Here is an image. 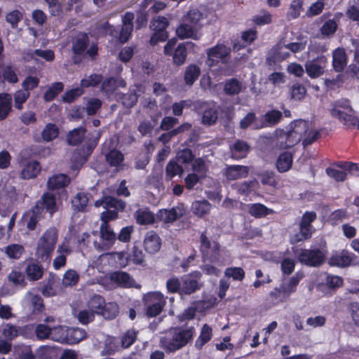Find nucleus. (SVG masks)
Segmentation results:
<instances>
[{"instance_id":"obj_1","label":"nucleus","mask_w":359,"mask_h":359,"mask_svg":"<svg viewBox=\"0 0 359 359\" xmlns=\"http://www.w3.org/2000/svg\"><path fill=\"white\" fill-rule=\"evenodd\" d=\"M102 222L99 231L93 232L95 236L93 246L98 252L109 250L116 243V233L108 224V222L117 218L116 210L104 211L100 216Z\"/></svg>"},{"instance_id":"obj_2","label":"nucleus","mask_w":359,"mask_h":359,"mask_svg":"<svg viewBox=\"0 0 359 359\" xmlns=\"http://www.w3.org/2000/svg\"><path fill=\"white\" fill-rule=\"evenodd\" d=\"M195 332L192 325L172 327L161 337L160 345L166 352H176L192 341Z\"/></svg>"},{"instance_id":"obj_3","label":"nucleus","mask_w":359,"mask_h":359,"mask_svg":"<svg viewBox=\"0 0 359 359\" xmlns=\"http://www.w3.org/2000/svg\"><path fill=\"white\" fill-rule=\"evenodd\" d=\"M203 14L197 9L191 10L184 16L180 25L176 29V34L181 39H193L197 40L200 37V23Z\"/></svg>"},{"instance_id":"obj_4","label":"nucleus","mask_w":359,"mask_h":359,"mask_svg":"<svg viewBox=\"0 0 359 359\" xmlns=\"http://www.w3.org/2000/svg\"><path fill=\"white\" fill-rule=\"evenodd\" d=\"M89 38L86 34L80 33L72 41V50L74 53V63L77 64L87 56L94 59L97 54V47L92 44L88 48Z\"/></svg>"},{"instance_id":"obj_5","label":"nucleus","mask_w":359,"mask_h":359,"mask_svg":"<svg viewBox=\"0 0 359 359\" xmlns=\"http://www.w3.org/2000/svg\"><path fill=\"white\" fill-rule=\"evenodd\" d=\"M58 231L55 227L48 229L39 238L36 251V256L43 261L48 259L57 242Z\"/></svg>"},{"instance_id":"obj_6","label":"nucleus","mask_w":359,"mask_h":359,"mask_svg":"<svg viewBox=\"0 0 359 359\" xmlns=\"http://www.w3.org/2000/svg\"><path fill=\"white\" fill-rule=\"evenodd\" d=\"M352 111L350 102L346 99L336 101L330 109V114L333 117L339 119L348 127L355 126L359 130V118L348 114Z\"/></svg>"},{"instance_id":"obj_7","label":"nucleus","mask_w":359,"mask_h":359,"mask_svg":"<svg viewBox=\"0 0 359 359\" xmlns=\"http://www.w3.org/2000/svg\"><path fill=\"white\" fill-rule=\"evenodd\" d=\"M200 250L203 257L210 262H219L220 245L216 241L211 242L207 236L206 231H203L200 236Z\"/></svg>"},{"instance_id":"obj_8","label":"nucleus","mask_w":359,"mask_h":359,"mask_svg":"<svg viewBox=\"0 0 359 359\" xmlns=\"http://www.w3.org/2000/svg\"><path fill=\"white\" fill-rule=\"evenodd\" d=\"M201 114V122L206 126H212L218 118L219 106L212 101H198L196 105Z\"/></svg>"},{"instance_id":"obj_9","label":"nucleus","mask_w":359,"mask_h":359,"mask_svg":"<svg viewBox=\"0 0 359 359\" xmlns=\"http://www.w3.org/2000/svg\"><path fill=\"white\" fill-rule=\"evenodd\" d=\"M325 254L320 249H302L298 254L300 263L309 266L318 267L325 261Z\"/></svg>"},{"instance_id":"obj_10","label":"nucleus","mask_w":359,"mask_h":359,"mask_svg":"<svg viewBox=\"0 0 359 359\" xmlns=\"http://www.w3.org/2000/svg\"><path fill=\"white\" fill-rule=\"evenodd\" d=\"M147 305L146 314L149 317H156L161 313L165 304L163 295L158 292L149 293L144 297Z\"/></svg>"},{"instance_id":"obj_11","label":"nucleus","mask_w":359,"mask_h":359,"mask_svg":"<svg viewBox=\"0 0 359 359\" xmlns=\"http://www.w3.org/2000/svg\"><path fill=\"white\" fill-rule=\"evenodd\" d=\"M201 273L199 271L184 276L182 280L180 295H190L199 290L203 286L201 282Z\"/></svg>"},{"instance_id":"obj_12","label":"nucleus","mask_w":359,"mask_h":359,"mask_svg":"<svg viewBox=\"0 0 359 359\" xmlns=\"http://www.w3.org/2000/svg\"><path fill=\"white\" fill-rule=\"evenodd\" d=\"M327 60L324 55L309 60L306 62L305 70L311 78H317L323 74Z\"/></svg>"},{"instance_id":"obj_13","label":"nucleus","mask_w":359,"mask_h":359,"mask_svg":"<svg viewBox=\"0 0 359 359\" xmlns=\"http://www.w3.org/2000/svg\"><path fill=\"white\" fill-rule=\"evenodd\" d=\"M34 207L36 213L40 211L44 214L46 210L52 216L57 210L55 196L50 192L44 193Z\"/></svg>"},{"instance_id":"obj_14","label":"nucleus","mask_w":359,"mask_h":359,"mask_svg":"<svg viewBox=\"0 0 359 359\" xmlns=\"http://www.w3.org/2000/svg\"><path fill=\"white\" fill-rule=\"evenodd\" d=\"M230 53L231 48L222 43H218L214 47L208 49V65L211 67L216 65L220 60H225Z\"/></svg>"},{"instance_id":"obj_15","label":"nucleus","mask_w":359,"mask_h":359,"mask_svg":"<svg viewBox=\"0 0 359 359\" xmlns=\"http://www.w3.org/2000/svg\"><path fill=\"white\" fill-rule=\"evenodd\" d=\"M100 134L99 132L97 133V137L95 140L88 142L86 143L85 147L76 149L72 155V161L76 164V166H81L88 159V157L90 155L94 148L97 144V140L99 139Z\"/></svg>"},{"instance_id":"obj_16","label":"nucleus","mask_w":359,"mask_h":359,"mask_svg":"<svg viewBox=\"0 0 359 359\" xmlns=\"http://www.w3.org/2000/svg\"><path fill=\"white\" fill-rule=\"evenodd\" d=\"M185 214V209L182 205L173 207L170 209H162L157 213V218L165 222L172 223Z\"/></svg>"},{"instance_id":"obj_17","label":"nucleus","mask_w":359,"mask_h":359,"mask_svg":"<svg viewBox=\"0 0 359 359\" xmlns=\"http://www.w3.org/2000/svg\"><path fill=\"white\" fill-rule=\"evenodd\" d=\"M95 205L96 207L103 206L106 211L109 210H116L117 212L118 211H123L126 208V203L121 200L118 199L115 197L106 196H104L101 200H97L95 203Z\"/></svg>"},{"instance_id":"obj_18","label":"nucleus","mask_w":359,"mask_h":359,"mask_svg":"<svg viewBox=\"0 0 359 359\" xmlns=\"http://www.w3.org/2000/svg\"><path fill=\"white\" fill-rule=\"evenodd\" d=\"M248 166L241 165H228L224 169V175L229 181L245 178L249 174Z\"/></svg>"},{"instance_id":"obj_19","label":"nucleus","mask_w":359,"mask_h":359,"mask_svg":"<svg viewBox=\"0 0 359 359\" xmlns=\"http://www.w3.org/2000/svg\"><path fill=\"white\" fill-rule=\"evenodd\" d=\"M102 154L104 155L106 161L111 165L118 167L121 165L123 161V154L118 150L115 149H110L105 142L102 149Z\"/></svg>"},{"instance_id":"obj_20","label":"nucleus","mask_w":359,"mask_h":359,"mask_svg":"<svg viewBox=\"0 0 359 359\" xmlns=\"http://www.w3.org/2000/svg\"><path fill=\"white\" fill-rule=\"evenodd\" d=\"M134 14L126 13L122 18L123 26L119 35V40L121 43L126 42L131 36L133 30Z\"/></svg>"},{"instance_id":"obj_21","label":"nucleus","mask_w":359,"mask_h":359,"mask_svg":"<svg viewBox=\"0 0 359 359\" xmlns=\"http://www.w3.org/2000/svg\"><path fill=\"white\" fill-rule=\"evenodd\" d=\"M161 245V238L156 232L151 231L146 233L144 240V246L147 252L150 254L157 252L160 250Z\"/></svg>"},{"instance_id":"obj_22","label":"nucleus","mask_w":359,"mask_h":359,"mask_svg":"<svg viewBox=\"0 0 359 359\" xmlns=\"http://www.w3.org/2000/svg\"><path fill=\"white\" fill-rule=\"evenodd\" d=\"M282 118V113L276 109L267 111L260 121V124L255 126V130H259L265 127L273 126L276 125Z\"/></svg>"},{"instance_id":"obj_23","label":"nucleus","mask_w":359,"mask_h":359,"mask_svg":"<svg viewBox=\"0 0 359 359\" xmlns=\"http://www.w3.org/2000/svg\"><path fill=\"white\" fill-rule=\"evenodd\" d=\"M231 157L236 160L245 158L250 149V145L247 142L242 140H237L229 147Z\"/></svg>"},{"instance_id":"obj_24","label":"nucleus","mask_w":359,"mask_h":359,"mask_svg":"<svg viewBox=\"0 0 359 359\" xmlns=\"http://www.w3.org/2000/svg\"><path fill=\"white\" fill-rule=\"evenodd\" d=\"M110 280L122 287H135V280L129 273L124 271H118L111 273L110 274Z\"/></svg>"},{"instance_id":"obj_25","label":"nucleus","mask_w":359,"mask_h":359,"mask_svg":"<svg viewBox=\"0 0 359 359\" xmlns=\"http://www.w3.org/2000/svg\"><path fill=\"white\" fill-rule=\"evenodd\" d=\"M25 301L30 305L34 314L40 313L45 309L43 299L38 294H34L30 291L27 292L25 296Z\"/></svg>"},{"instance_id":"obj_26","label":"nucleus","mask_w":359,"mask_h":359,"mask_svg":"<svg viewBox=\"0 0 359 359\" xmlns=\"http://www.w3.org/2000/svg\"><path fill=\"white\" fill-rule=\"evenodd\" d=\"M70 182V178L65 174H57L50 177L47 182L49 190H58L67 187Z\"/></svg>"},{"instance_id":"obj_27","label":"nucleus","mask_w":359,"mask_h":359,"mask_svg":"<svg viewBox=\"0 0 359 359\" xmlns=\"http://www.w3.org/2000/svg\"><path fill=\"white\" fill-rule=\"evenodd\" d=\"M40 171L41 166L37 161H29L22 167L20 177L23 180L32 179L36 177Z\"/></svg>"},{"instance_id":"obj_28","label":"nucleus","mask_w":359,"mask_h":359,"mask_svg":"<svg viewBox=\"0 0 359 359\" xmlns=\"http://www.w3.org/2000/svg\"><path fill=\"white\" fill-rule=\"evenodd\" d=\"M354 257V255L343 251L339 255L331 257L329 263L332 266L346 267L351 264Z\"/></svg>"},{"instance_id":"obj_29","label":"nucleus","mask_w":359,"mask_h":359,"mask_svg":"<svg viewBox=\"0 0 359 359\" xmlns=\"http://www.w3.org/2000/svg\"><path fill=\"white\" fill-rule=\"evenodd\" d=\"M68 329L69 327L62 325L52 327L50 339L62 344H67L69 341Z\"/></svg>"},{"instance_id":"obj_30","label":"nucleus","mask_w":359,"mask_h":359,"mask_svg":"<svg viewBox=\"0 0 359 359\" xmlns=\"http://www.w3.org/2000/svg\"><path fill=\"white\" fill-rule=\"evenodd\" d=\"M302 273L297 272L290 278L288 282L283 283L280 286L282 287L283 294L285 298H287L291 293L296 290V287L300 280L303 278Z\"/></svg>"},{"instance_id":"obj_31","label":"nucleus","mask_w":359,"mask_h":359,"mask_svg":"<svg viewBox=\"0 0 359 359\" xmlns=\"http://www.w3.org/2000/svg\"><path fill=\"white\" fill-rule=\"evenodd\" d=\"M310 123L305 120L299 119L294 121L290 125V129L298 137L300 140H303L307 134L308 130L310 129Z\"/></svg>"},{"instance_id":"obj_32","label":"nucleus","mask_w":359,"mask_h":359,"mask_svg":"<svg viewBox=\"0 0 359 359\" xmlns=\"http://www.w3.org/2000/svg\"><path fill=\"white\" fill-rule=\"evenodd\" d=\"M25 273L29 280L35 281L42 278L43 269L39 263L30 262L26 266Z\"/></svg>"},{"instance_id":"obj_33","label":"nucleus","mask_w":359,"mask_h":359,"mask_svg":"<svg viewBox=\"0 0 359 359\" xmlns=\"http://www.w3.org/2000/svg\"><path fill=\"white\" fill-rule=\"evenodd\" d=\"M86 129L80 126L69 132L67 136V141L69 145L76 146L81 143L85 139Z\"/></svg>"},{"instance_id":"obj_34","label":"nucleus","mask_w":359,"mask_h":359,"mask_svg":"<svg viewBox=\"0 0 359 359\" xmlns=\"http://www.w3.org/2000/svg\"><path fill=\"white\" fill-rule=\"evenodd\" d=\"M332 57L334 70L338 72L343 71L347 64L345 50L343 48H337L333 52Z\"/></svg>"},{"instance_id":"obj_35","label":"nucleus","mask_w":359,"mask_h":359,"mask_svg":"<svg viewBox=\"0 0 359 359\" xmlns=\"http://www.w3.org/2000/svg\"><path fill=\"white\" fill-rule=\"evenodd\" d=\"M126 81L121 78H109L102 83V90L106 93H112L119 87H125Z\"/></svg>"},{"instance_id":"obj_36","label":"nucleus","mask_w":359,"mask_h":359,"mask_svg":"<svg viewBox=\"0 0 359 359\" xmlns=\"http://www.w3.org/2000/svg\"><path fill=\"white\" fill-rule=\"evenodd\" d=\"M88 196L79 192L72 199V206L74 212H85L88 204Z\"/></svg>"},{"instance_id":"obj_37","label":"nucleus","mask_w":359,"mask_h":359,"mask_svg":"<svg viewBox=\"0 0 359 359\" xmlns=\"http://www.w3.org/2000/svg\"><path fill=\"white\" fill-rule=\"evenodd\" d=\"M134 216L137 223L141 225L151 224L155 219L154 213L147 208L138 209Z\"/></svg>"},{"instance_id":"obj_38","label":"nucleus","mask_w":359,"mask_h":359,"mask_svg":"<svg viewBox=\"0 0 359 359\" xmlns=\"http://www.w3.org/2000/svg\"><path fill=\"white\" fill-rule=\"evenodd\" d=\"M191 44V42H187L177 46L173 53V62L175 65L180 66L185 62L187 55V46H190Z\"/></svg>"},{"instance_id":"obj_39","label":"nucleus","mask_w":359,"mask_h":359,"mask_svg":"<svg viewBox=\"0 0 359 359\" xmlns=\"http://www.w3.org/2000/svg\"><path fill=\"white\" fill-rule=\"evenodd\" d=\"M191 126L189 123H185L180 126L179 127L172 129L171 130H169L167 133H163L158 138V141L162 142L163 144H167L170 141V140L177 135L180 133H182L186 130H189L191 128Z\"/></svg>"},{"instance_id":"obj_40","label":"nucleus","mask_w":359,"mask_h":359,"mask_svg":"<svg viewBox=\"0 0 359 359\" xmlns=\"http://www.w3.org/2000/svg\"><path fill=\"white\" fill-rule=\"evenodd\" d=\"M247 206V211L251 215L256 218H261L266 217L269 213L272 212V210L269 209L264 205L261 203H252L248 204Z\"/></svg>"},{"instance_id":"obj_41","label":"nucleus","mask_w":359,"mask_h":359,"mask_svg":"<svg viewBox=\"0 0 359 359\" xmlns=\"http://www.w3.org/2000/svg\"><path fill=\"white\" fill-rule=\"evenodd\" d=\"M292 163V155L290 152L281 154L276 162V168L280 172H284L290 170Z\"/></svg>"},{"instance_id":"obj_42","label":"nucleus","mask_w":359,"mask_h":359,"mask_svg":"<svg viewBox=\"0 0 359 359\" xmlns=\"http://www.w3.org/2000/svg\"><path fill=\"white\" fill-rule=\"evenodd\" d=\"M11 95L7 93L0 95V121L5 119L11 110Z\"/></svg>"},{"instance_id":"obj_43","label":"nucleus","mask_w":359,"mask_h":359,"mask_svg":"<svg viewBox=\"0 0 359 359\" xmlns=\"http://www.w3.org/2000/svg\"><path fill=\"white\" fill-rule=\"evenodd\" d=\"M211 208L210 203L206 201H196L192 203L191 209L194 215L202 217L209 213Z\"/></svg>"},{"instance_id":"obj_44","label":"nucleus","mask_w":359,"mask_h":359,"mask_svg":"<svg viewBox=\"0 0 359 359\" xmlns=\"http://www.w3.org/2000/svg\"><path fill=\"white\" fill-rule=\"evenodd\" d=\"M201 74V69L196 65L188 66L184 72V81L187 85L192 86L198 79Z\"/></svg>"},{"instance_id":"obj_45","label":"nucleus","mask_w":359,"mask_h":359,"mask_svg":"<svg viewBox=\"0 0 359 359\" xmlns=\"http://www.w3.org/2000/svg\"><path fill=\"white\" fill-rule=\"evenodd\" d=\"M118 313V306L115 302L105 303L101 311H97V314L102 315L105 319H114Z\"/></svg>"},{"instance_id":"obj_46","label":"nucleus","mask_w":359,"mask_h":359,"mask_svg":"<svg viewBox=\"0 0 359 359\" xmlns=\"http://www.w3.org/2000/svg\"><path fill=\"white\" fill-rule=\"evenodd\" d=\"M211 338L212 328L207 324H205L201 329L200 336L195 342L196 348L201 350L203 346L211 339Z\"/></svg>"},{"instance_id":"obj_47","label":"nucleus","mask_w":359,"mask_h":359,"mask_svg":"<svg viewBox=\"0 0 359 359\" xmlns=\"http://www.w3.org/2000/svg\"><path fill=\"white\" fill-rule=\"evenodd\" d=\"M243 88L242 83L236 79H231L226 81L224 91L226 95H234L239 94Z\"/></svg>"},{"instance_id":"obj_48","label":"nucleus","mask_w":359,"mask_h":359,"mask_svg":"<svg viewBox=\"0 0 359 359\" xmlns=\"http://www.w3.org/2000/svg\"><path fill=\"white\" fill-rule=\"evenodd\" d=\"M64 84L62 82L54 83L50 86L43 95L46 102H50L63 90Z\"/></svg>"},{"instance_id":"obj_49","label":"nucleus","mask_w":359,"mask_h":359,"mask_svg":"<svg viewBox=\"0 0 359 359\" xmlns=\"http://www.w3.org/2000/svg\"><path fill=\"white\" fill-rule=\"evenodd\" d=\"M68 337L67 344H77L86 337V332L83 329L79 327L69 328Z\"/></svg>"},{"instance_id":"obj_50","label":"nucleus","mask_w":359,"mask_h":359,"mask_svg":"<svg viewBox=\"0 0 359 359\" xmlns=\"http://www.w3.org/2000/svg\"><path fill=\"white\" fill-rule=\"evenodd\" d=\"M184 172V169L175 160H170L165 168L166 176L172 178L176 175L181 176Z\"/></svg>"},{"instance_id":"obj_51","label":"nucleus","mask_w":359,"mask_h":359,"mask_svg":"<svg viewBox=\"0 0 359 359\" xmlns=\"http://www.w3.org/2000/svg\"><path fill=\"white\" fill-rule=\"evenodd\" d=\"M79 278L80 276L75 270L69 269L65 273L62 283L65 287H72L78 283Z\"/></svg>"},{"instance_id":"obj_52","label":"nucleus","mask_w":359,"mask_h":359,"mask_svg":"<svg viewBox=\"0 0 359 359\" xmlns=\"http://www.w3.org/2000/svg\"><path fill=\"white\" fill-rule=\"evenodd\" d=\"M137 98L138 95L134 91H130L126 94L117 95V100L121 101L122 104L127 108L133 107L136 104Z\"/></svg>"},{"instance_id":"obj_53","label":"nucleus","mask_w":359,"mask_h":359,"mask_svg":"<svg viewBox=\"0 0 359 359\" xmlns=\"http://www.w3.org/2000/svg\"><path fill=\"white\" fill-rule=\"evenodd\" d=\"M15 355L20 359H35L31 346L27 345H18L14 347Z\"/></svg>"},{"instance_id":"obj_54","label":"nucleus","mask_w":359,"mask_h":359,"mask_svg":"<svg viewBox=\"0 0 359 359\" xmlns=\"http://www.w3.org/2000/svg\"><path fill=\"white\" fill-rule=\"evenodd\" d=\"M290 93L291 99L295 101H300L306 96V90L303 85L297 83L290 87Z\"/></svg>"},{"instance_id":"obj_55","label":"nucleus","mask_w":359,"mask_h":359,"mask_svg":"<svg viewBox=\"0 0 359 359\" xmlns=\"http://www.w3.org/2000/svg\"><path fill=\"white\" fill-rule=\"evenodd\" d=\"M24 252V247L19 244H11L5 248V253L11 259H20Z\"/></svg>"},{"instance_id":"obj_56","label":"nucleus","mask_w":359,"mask_h":359,"mask_svg":"<svg viewBox=\"0 0 359 359\" xmlns=\"http://www.w3.org/2000/svg\"><path fill=\"white\" fill-rule=\"evenodd\" d=\"M239 124L241 128L243 130H245L250 126H252V129L255 130V126L257 124H260V121H258V118L254 112H249L241 120Z\"/></svg>"},{"instance_id":"obj_57","label":"nucleus","mask_w":359,"mask_h":359,"mask_svg":"<svg viewBox=\"0 0 359 359\" xmlns=\"http://www.w3.org/2000/svg\"><path fill=\"white\" fill-rule=\"evenodd\" d=\"M257 183L256 180L245 181L242 183H237L233 185L239 194L248 196Z\"/></svg>"},{"instance_id":"obj_58","label":"nucleus","mask_w":359,"mask_h":359,"mask_svg":"<svg viewBox=\"0 0 359 359\" xmlns=\"http://www.w3.org/2000/svg\"><path fill=\"white\" fill-rule=\"evenodd\" d=\"M58 134L57 127L53 123L47 124L41 133L42 138L46 142L52 141L57 137Z\"/></svg>"},{"instance_id":"obj_59","label":"nucleus","mask_w":359,"mask_h":359,"mask_svg":"<svg viewBox=\"0 0 359 359\" xmlns=\"http://www.w3.org/2000/svg\"><path fill=\"white\" fill-rule=\"evenodd\" d=\"M16 72V68L11 65L4 66L2 69L4 79L11 83H16L18 82V77Z\"/></svg>"},{"instance_id":"obj_60","label":"nucleus","mask_w":359,"mask_h":359,"mask_svg":"<svg viewBox=\"0 0 359 359\" xmlns=\"http://www.w3.org/2000/svg\"><path fill=\"white\" fill-rule=\"evenodd\" d=\"M134 232L133 226H126L123 227L120 231L116 233V242L128 243L130 242L132 233Z\"/></svg>"},{"instance_id":"obj_61","label":"nucleus","mask_w":359,"mask_h":359,"mask_svg":"<svg viewBox=\"0 0 359 359\" xmlns=\"http://www.w3.org/2000/svg\"><path fill=\"white\" fill-rule=\"evenodd\" d=\"M104 304L105 301L102 297L95 294L89 299L88 305L89 309L93 311L94 313L97 314V311H101Z\"/></svg>"},{"instance_id":"obj_62","label":"nucleus","mask_w":359,"mask_h":359,"mask_svg":"<svg viewBox=\"0 0 359 359\" xmlns=\"http://www.w3.org/2000/svg\"><path fill=\"white\" fill-rule=\"evenodd\" d=\"M302 0H293L292 1L287 14L288 20L295 19L299 16L302 10Z\"/></svg>"},{"instance_id":"obj_63","label":"nucleus","mask_w":359,"mask_h":359,"mask_svg":"<svg viewBox=\"0 0 359 359\" xmlns=\"http://www.w3.org/2000/svg\"><path fill=\"white\" fill-rule=\"evenodd\" d=\"M169 25L168 20L166 18L163 16H157L154 18L151 22V28L154 31L167 32L166 28Z\"/></svg>"},{"instance_id":"obj_64","label":"nucleus","mask_w":359,"mask_h":359,"mask_svg":"<svg viewBox=\"0 0 359 359\" xmlns=\"http://www.w3.org/2000/svg\"><path fill=\"white\" fill-rule=\"evenodd\" d=\"M50 329L48 325L45 323H40L36 325L34 332L37 339L44 340L50 339Z\"/></svg>"}]
</instances>
